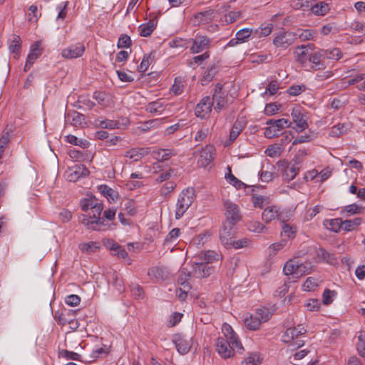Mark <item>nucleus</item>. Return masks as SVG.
Returning <instances> with one entry per match:
<instances>
[{"label": "nucleus", "instance_id": "obj_1", "mask_svg": "<svg viewBox=\"0 0 365 365\" xmlns=\"http://www.w3.org/2000/svg\"><path fill=\"white\" fill-rule=\"evenodd\" d=\"M222 332L224 337L220 336L215 341L216 350L219 355L223 359H227L233 356L235 351L242 354L244 347L232 327L224 323Z\"/></svg>", "mask_w": 365, "mask_h": 365}, {"label": "nucleus", "instance_id": "obj_2", "mask_svg": "<svg viewBox=\"0 0 365 365\" xmlns=\"http://www.w3.org/2000/svg\"><path fill=\"white\" fill-rule=\"evenodd\" d=\"M103 210V204L98 200L91 209L92 215L88 217L86 215H82L80 217V222L89 230L98 231L113 230L115 224L113 222H106L104 218L101 217Z\"/></svg>", "mask_w": 365, "mask_h": 365}, {"label": "nucleus", "instance_id": "obj_3", "mask_svg": "<svg viewBox=\"0 0 365 365\" xmlns=\"http://www.w3.org/2000/svg\"><path fill=\"white\" fill-rule=\"evenodd\" d=\"M195 199V192L192 188L183 190L179 195L176 203L175 219H180L188 208L191 206Z\"/></svg>", "mask_w": 365, "mask_h": 365}, {"label": "nucleus", "instance_id": "obj_4", "mask_svg": "<svg viewBox=\"0 0 365 365\" xmlns=\"http://www.w3.org/2000/svg\"><path fill=\"white\" fill-rule=\"evenodd\" d=\"M272 317V314L267 309L259 308L255 314H250L244 318V324L250 330H257L263 322H267Z\"/></svg>", "mask_w": 365, "mask_h": 365}, {"label": "nucleus", "instance_id": "obj_5", "mask_svg": "<svg viewBox=\"0 0 365 365\" xmlns=\"http://www.w3.org/2000/svg\"><path fill=\"white\" fill-rule=\"evenodd\" d=\"M225 223L235 225L242 220V215L239 206L230 200H224Z\"/></svg>", "mask_w": 365, "mask_h": 365}, {"label": "nucleus", "instance_id": "obj_6", "mask_svg": "<svg viewBox=\"0 0 365 365\" xmlns=\"http://www.w3.org/2000/svg\"><path fill=\"white\" fill-rule=\"evenodd\" d=\"M215 112L220 113L227 106V94L222 90V85L217 83L215 86L211 101Z\"/></svg>", "mask_w": 365, "mask_h": 365}, {"label": "nucleus", "instance_id": "obj_7", "mask_svg": "<svg viewBox=\"0 0 365 365\" xmlns=\"http://www.w3.org/2000/svg\"><path fill=\"white\" fill-rule=\"evenodd\" d=\"M294 41L293 32L286 31L282 29L274 34L272 43L277 48L286 50L289 46L293 44Z\"/></svg>", "mask_w": 365, "mask_h": 365}, {"label": "nucleus", "instance_id": "obj_8", "mask_svg": "<svg viewBox=\"0 0 365 365\" xmlns=\"http://www.w3.org/2000/svg\"><path fill=\"white\" fill-rule=\"evenodd\" d=\"M306 329L302 325H298L297 327H290L286 330L282 336V341L285 343H292V345L301 347L304 345V341L297 340L299 336L305 334Z\"/></svg>", "mask_w": 365, "mask_h": 365}, {"label": "nucleus", "instance_id": "obj_9", "mask_svg": "<svg viewBox=\"0 0 365 365\" xmlns=\"http://www.w3.org/2000/svg\"><path fill=\"white\" fill-rule=\"evenodd\" d=\"M85 50L84 44L81 42H78L62 49L61 56L66 59L77 58L83 56Z\"/></svg>", "mask_w": 365, "mask_h": 365}, {"label": "nucleus", "instance_id": "obj_10", "mask_svg": "<svg viewBox=\"0 0 365 365\" xmlns=\"http://www.w3.org/2000/svg\"><path fill=\"white\" fill-rule=\"evenodd\" d=\"M43 49L41 47V42L36 41L30 46L29 53L27 56L24 71L27 72L34 63L35 61L41 56Z\"/></svg>", "mask_w": 365, "mask_h": 365}, {"label": "nucleus", "instance_id": "obj_11", "mask_svg": "<svg viewBox=\"0 0 365 365\" xmlns=\"http://www.w3.org/2000/svg\"><path fill=\"white\" fill-rule=\"evenodd\" d=\"M212 103L210 96L202 98L200 101L197 104L195 113L197 117L202 119L206 118L209 116L212 111Z\"/></svg>", "mask_w": 365, "mask_h": 365}, {"label": "nucleus", "instance_id": "obj_12", "mask_svg": "<svg viewBox=\"0 0 365 365\" xmlns=\"http://www.w3.org/2000/svg\"><path fill=\"white\" fill-rule=\"evenodd\" d=\"M191 341V337L187 339L180 334H175L172 339V341L175 344L177 351L182 355L189 352L192 346Z\"/></svg>", "mask_w": 365, "mask_h": 365}, {"label": "nucleus", "instance_id": "obj_13", "mask_svg": "<svg viewBox=\"0 0 365 365\" xmlns=\"http://www.w3.org/2000/svg\"><path fill=\"white\" fill-rule=\"evenodd\" d=\"M211 41L206 36H199L195 38H190V52L198 53L209 48Z\"/></svg>", "mask_w": 365, "mask_h": 365}, {"label": "nucleus", "instance_id": "obj_14", "mask_svg": "<svg viewBox=\"0 0 365 365\" xmlns=\"http://www.w3.org/2000/svg\"><path fill=\"white\" fill-rule=\"evenodd\" d=\"M89 175V170L84 165H76L70 168L67 172V180L70 182H76L81 178H86Z\"/></svg>", "mask_w": 365, "mask_h": 365}, {"label": "nucleus", "instance_id": "obj_15", "mask_svg": "<svg viewBox=\"0 0 365 365\" xmlns=\"http://www.w3.org/2000/svg\"><path fill=\"white\" fill-rule=\"evenodd\" d=\"M216 11L214 9H209L196 13L191 19L194 25L207 24L215 17Z\"/></svg>", "mask_w": 365, "mask_h": 365}, {"label": "nucleus", "instance_id": "obj_16", "mask_svg": "<svg viewBox=\"0 0 365 365\" xmlns=\"http://www.w3.org/2000/svg\"><path fill=\"white\" fill-rule=\"evenodd\" d=\"M235 225L223 223L220 230V239L222 244L227 248L231 247L232 240L234 237L233 227Z\"/></svg>", "mask_w": 365, "mask_h": 365}, {"label": "nucleus", "instance_id": "obj_17", "mask_svg": "<svg viewBox=\"0 0 365 365\" xmlns=\"http://www.w3.org/2000/svg\"><path fill=\"white\" fill-rule=\"evenodd\" d=\"M212 267L206 264L203 261L195 262L192 265V273L197 278L206 277L210 275L212 272Z\"/></svg>", "mask_w": 365, "mask_h": 365}, {"label": "nucleus", "instance_id": "obj_18", "mask_svg": "<svg viewBox=\"0 0 365 365\" xmlns=\"http://www.w3.org/2000/svg\"><path fill=\"white\" fill-rule=\"evenodd\" d=\"M324 60L322 49H319L309 55V61L312 63V68L315 71L322 70L327 68Z\"/></svg>", "mask_w": 365, "mask_h": 365}, {"label": "nucleus", "instance_id": "obj_19", "mask_svg": "<svg viewBox=\"0 0 365 365\" xmlns=\"http://www.w3.org/2000/svg\"><path fill=\"white\" fill-rule=\"evenodd\" d=\"M214 148L212 146H206L199 155L197 165L201 168H206L213 160Z\"/></svg>", "mask_w": 365, "mask_h": 365}, {"label": "nucleus", "instance_id": "obj_20", "mask_svg": "<svg viewBox=\"0 0 365 365\" xmlns=\"http://www.w3.org/2000/svg\"><path fill=\"white\" fill-rule=\"evenodd\" d=\"M291 115L299 131H303L307 128L308 123L307 122L306 116L302 112V109L300 108H293Z\"/></svg>", "mask_w": 365, "mask_h": 365}, {"label": "nucleus", "instance_id": "obj_21", "mask_svg": "<svg viewBox=\"0 0 365 365\" xmlns=\"http://www.w3.org/2000/svg\"><path fill=\"white\" fill-rule=\"evenodd\" d=\"M148 274L151 279L159 282L167 279L169 277V272L166 267L156 266L150 268Z\"/></svg>", "mask_w": 365, "mask_h": 365}, {"label": "nucleus", "instance_id": "obj_22", "mask_svg": "<svg viewBox=\"0 0 365 365\" xmlns=\"http://www.w3.org/2000/svg\"><path fill=\"white\" fill-rule=\"evenodd\" d=\"M262 220L269 222L274 220L281 219L280 208L277 206H269L265 208L262 214Z\"/></svg>", "mask_w": 365, "mask_h": 365}, {"label": "nucleus", "instance_id": "obj_23", "mask_svg": "<svg viewBox=\"0 0 365 365\" xmlns=\"http://www.w3.org/2000/svg\"><path fill=\"white\" fill-rule=\"evenodd\" d=\"M324 57L325 59L339 61L343 58L344 53L339 48L329 47L327 48H322Z\"/></svg>", "mask_w": 365, "mask_h": 365}, {"label": "nucleus", "instance_id": "obj_24", "mask_svg": "<svg viewBox=\"0 0 365 365\" xmlns=\"http://www.w3.org/2000/svg\"><path fill=\"white\" fill-rule=\"evenodd\" d=\"M157 23L154 20L142 24L138 27L139 34L141 36L148 37L151 35L156 28Z\"/></svg>", "mask_w": 365, "mask_h": 365}, {"label": "nucleus", "instance_id": "obj_25", "mask_svg": "<svg viewBox=\"0 0 365 365\" xmlns=\"http://www.w3.org/2000/svg\"><path fill=\"white\" fill-rule=\"evenodd\" d=\"M175 154L173 149H158L153 153V157L158 161L168 160Z\"/></svg>", "mask_w": 365, "mask_h": 365}, {"label": "nucleus", "instance_id": "obj_26", "mask_svg": "<svg viewBox=\"0 0 365 365\" xmlns=\"http://www.w3.org/2000/svg\"><path fill=\"white\" fill-rule=\"evenodd\" d=\"M84 120V115L77 111L69 112L66 115V121L73 126L80 125Z\"/></svg>", "mask_w": 365, "mask_h": 365}, {"label": "nucleus", "instance_id": "obj_27", "mask_svg": "<svg viewBox=\"0 0 365 365\" xmlns=\"http://www.w3.org/2000/svg\"><path fill=\"white\" fill-rule=\"evenodd\" d=\"M273 29V24L271 23H262L259 28L254 29V37L262 38L269 36Z\"/></svg>", "mask_w": 365, "mask_h": 365}, {"label": "nucleus", "instance_id": "obj_28", "mask_svg": "<svg viewBox=\"0 0 365 365\" xmlns=\"http://www.w3.org/2000/svg\"><path fill=\"white\" fill-rule=\"evenodd\" d=\"M199 260L203 261L206 264L212 263L215 261H218L220 255L215 251L207 250L206 252H202L198 255Z\"/></svg>", "mask_w": 365, "mask_h": 365}, {"label": "nucleus", "instance_id": "obj_29", "mask_svg": "<svg viewBox=\"0 0 365 365\" xmlns=\"http://www.w3.org/2000/svg\"><path fill=\"white\" fill-rule=\"evenodd\" d=\"M98 189L110 202L115 201L118 197V192L107 185H101L98 186Z\"/></svg>", "mask_w": 365, "mask_h": 365}, {"label": "nucleus", "instance_id": "obj_30", "mask_svg": "<svg viewBox=\"0 0 365 365\" xmlns=\"http://www.w3.org/2000/svg\"><path fill=\"white\" fill-rule=\"evenodd\" d=\"M294 53L295 61L301 64L306 63L307 57L309 58V55L308 51H306V47L304 45L297 46Z\"/></svg>", "mask_w": 365, "mask_h": 365}, {"label": "nucleus", "instance_id": "obj_31", "mask_svg": "<svg viewBox=\"0 0 365 365\" xmlns=\"http://www.w3.org/2000/svg\"><path fill=\"white\" fill-rule=\"evenodd\" d=\"M329 6L328 4L320 1L311 5L312 12L317 16H324L329 11Z\"/></svg>", "mask_w": 365, "mask_h": 365}, {"label": "nucleus", "instance_id": "obj_32", "mask_svg": "<svg viewBox=\"0 0 365 365\" xmlns=\"http://www.w3.org/2000/svg\"><path fill=\"white\" fill-rule=\"evenodd\" d=\"M294 41L299 38L302 41H309L314 38L315 32L311 29H298L293 32Z\"/></svg>", "mask_w": 365, "mask_h": 365}, {"label": "nucleus", "instance_id": "obj_33", "mask_svg": "<svg viewBox=\"0 0 365 365\" xmlns=\"http://www.w3.org/2000/svg\"><path fill=\"white\" fill-rule=\"evenodd\" d=\"M267 124L269 125H273L276 129L278 130L279 133L284 128H289L291 122L285 118H280L277 120L269 119L267 121Z\"/></svg>", "mask_w": 365, "mask_h": 365}, {"label": "nucleus", "instance_id": "obj_34", "mask_svg": "<svg viewBox=\"0 0 365 365\" xmlns=\"http://www.w3.org/2000/svg\"><path fill=\"white\" fill-rule=\"evenodd\" d=\"M145 153V148H132L125 152V157L133 161H138L142 158Z\"/></svg>", "mask_w": 365, "mask_h": 365}, {"label": "nucleus", "instance_id": "obj_35", "mask_svg": "<svg viewBox=\"0 0 365 365\" xmlns=\"http://www.w3.org/2000/svg\"><path fill=\"white\" fill-rule=\"evenodd\" d=\"M254 29L250 28H245L239 30L236 34V40L240 43L246 42L248 38L252 36L254 37Z\"/></svg>", "mask_w": 365, "mask_h": 365}, {"label": "nucleus", "instance_id": "obj_36", "mask_svg": "<svg viewBox=\"0 0 365 365\" xmlns=\"http://www.w3.org/2000/svg\"><path fill=\"white\" fill-rule=\"evenodd\" d=\"M299 168L294 165L288 164L284 169L282 177L284 180H292L297 175Z\"/></svg>", "mask_w": 365, "mask_h": 365}, {"label": "nucleus", "instance_id": "obj_37", "mask_svg": "<svg viewBox=\"0 0 365 365\" xmlns=\"http://www.w3.org/2000/svg\"><path fill=\"white\" fill-rule=\"evenodd\" d=\"M164 109L163 103L158 101L150 102L145 106V110L150 113L161 114Z\"/></svg>", "mask_w": 365, "mask_h": 365}, {"label": "nucleus", "instance_id": "obj_38", "mask_svg": "<svg viewBox=\"0 0 365 365\" xmlns=\"http://www.w3.org/2000/svg\"><path fill=\"white\" fill-rule=\"evenodd\" d=\"M349 129L346 123H338L331 128L329 135L331 137H339L348 131Z\"/></svg>", "mask_w": 365, "mask_h": 365}, {"label": "nucleus", "instance_id": "obj_39", "mask_svg": "<svg viewBox=\"0 0 365 365\" xmlns=\"http://www.w3.org/2000/svg\"><path fill=\"white\" fill-rule=\"evenodd\" d=\"M362 221L361 217L343 220V230L346 232L353 231L362 223Z\"/></svg>", "mask_w": 365, "mask_h": 365}, {"label": "nucleus", "instance_id": "obj_40", "mask_svg": "<svg viewBox=\"0 0 365 365\" xmlns=\"http://www.w3.org/2000/svg\"><path fill=\"white\" fill-rule=\"evenodd\" d=\"M217 73V68L215 66H209L205 71L202 78L201 84L202 86L209 83Z\"/></svg>", "mask_w": 365, "mask_h": 365}, {"label": "nucleus", "instance_id": "obj_41", "mask_svg": "<svg viewBox=\"0 0 365 365\" xmlns=\"http://www.w3.org/2000/svg\"><path fill=\"white\" fill-rule=\"evenodd\" d=\"M296 232V227L284 223L282 226L281 236L282 239H284L287 241L288 240L293 239L295 237Z\"/></svg>", "mask_w": 365, "mask_h": 365}, {"label": "nucleus", "instance_id": "obj_42", "mask_svg": "<svg viewBox=\"0 0 365 365\" xmlns=\"http://www.w3.org/2000/svg\"><path fill=\"white\" fill-rule=\"evenodd\" d=\"M298 261L290 259L287 261L283 268V272L286 275L294 274L297 277V271L298 267Z\"/></svg>", "mask_w": 365, "mask_h": 365}, {"label": "nucleus", "instance_id": "obj_43", "mask_svg": "<svg viewBox=\"0 0 365 365\" xmlns=\"http://www.w3.org/2000/svg\"><path fill=\"white\" fill-rule=\"evenodd\" d=\"M317 256L326 261L327 263L334 264L336 262L335 255L325 250L323 248H319L317 251Z\"/></svg>", "mask_w": 365, "mask_h": 365}, {"label": "nucleus", "instance_id": "obj_44", "mask_svg": "<svg viewBox=\"0 0 365 365\" xmlns=\"http://www.w3.org/2000/svg\"><path fill=\"white\" fill-rule=\"evenodd\" d=\"M96 124L101 128L115 129L119 128L120 123L113 120L106 119L103 120H96Z\"/></svg>", "mask_w": 365, "mask_h": 365}, {"label": "nucleus", "instance_id": "obj_45", "mask_svg": "<svg viewBox=\"0 0 365 365\" xmlns=\"http://www.w3.org/2000/svg\"><path fill=\"white\" fill-rule=\"evenodd\" d=\"M78 108H87L91 110L96 106L95 103L93 102L87 96H81L78 100Z\"/></svg>", "mask_w": 365, "mask_h": 365}, {"label": "nucleus", "instance_id": "obj_46", "mask_svg": "<svg viewBox=\"0 0 365 365\" xmlns=\"http://www.w3.org/2000/svg\"><path fill=\"white\" fill-rule=\"evenodd\" d=\"M229 173L225 175V179L227 181L235 187L237 189H241L244 187L245 184L240 180H238L234 175L232 174L231 169L230 167L227 168Z\"/></svg>", "mask_w": 365, "mask_h": 365}, {"label": "nucleus", "instance_id": "obj_47", "mask_svg": "<svg viewBox=\"0 0 365 365\" xmlns=\"http://www.w3.org/2000/svg\"><path fill=\"white\" fill-rule=\"evenodd\" d=\"M363 210H364L363 207L359 206L355 203H353V204L345 206L343 208L342 212L344 213H346L347 214L346 215H356V214H361V213H362Z\"/></svg>", "mask_w": 365, "mask_h": 365}, {"label": "nucleus", "instance_id": "obj_48", "mask_svg": "<svg viewBox=\"0 0 365 365\" xmlns=\"http://www.w3.org/2000/svg\"><path fill=\"white\" fill-rule=\"evenodd\" d=\"M327 223V228L334 232H338L341 229L343 230V220L340 218L329 220Z\"/></svg>", "mask_w": 365, "mask_h": 365}, {"label": "nucleus", "instance_id": "obj_49", "mask_svg": "<svg viewBox=\"0 0 365 365\" xmlns=\"http://www.w3.org/2000/svg\"><path fill=\"white\" fill-rule=\"evenodd\" d=\"M243 129V125L241 122L240 121H236L231 130H230V141H234L235 140L237 139V138L239 136V135L240 134L241 131Z\"/></svg>", "mask_w": 365, "mask_h": 365}, {"label": "nucleus", "instance_id": "obj_50", "mask_svg": "<svg viewBox=\"0 0 365 365\" xmlns=\"http://www.w3.org/2000/svg\"><path fill=\"white\" fill-rule=\"evenodd\" d=\"M190 277V273L189 272H187L185 269L181 271L178 282L183 287V289H187V290L190 289V286L187 282Z\"/></svg>", "mask_w": 365, "mask_h": 365}, {"label": "nucleus", "instance_id": "obj_51", "mask_svg": "<svg viewBox=\"0 0 365 365\" xmlns=\"http://www.w3.org/2000/svg\"><path fill=\"white\" fill-rule=\"evenodd\" d=\"M242 17L240 11H232L224 15V21L227 24H232Z\"/></svg>", "mask_w": 365, "mask_h": 365}, {"label": "nucleus", "instance_id": "obj_52", "mask_svg": "<svg viewBox=\"0 0 365 365\" xmlns=\"http://www.w3.org/2000/svg\"><path fill=\"white\" fill-rule=\"evenodd\" d=\"M79 248L83 252L91 253L95 252L99 247L97 242L91 241L80 244Z\"/></svg>", "mask_w": 365, "mask_h": 365}, {"label": "nucleus", "instance_id": "obj_53", "mask_svg": "<svg viewBox=\"0 0 365 365\" xmlns=\"http://www.w3.org/2000/svg\"><path fill=\"white\" fill-rule=\"evenodd\" d=\"M59 356L67 360L79 361L81 355L76 352L68 351L67 349H63L59 352Z\"/></svg>", "mask_w": 365, "mask_h": 365}, {"label": "nucleus", "instance_id": "obj_54", "mask_svg": "<svg viewBox=\"0 0 365 365\" xmlns=\"http://www.w3.org/2000/svg\"><path fill=\"white\" fill-rule=\"evenodd\" d=\"M9 48L11 53L19 55L21 48V38L19 36L14 35Z\"/></svg>", "mask_w": 365, "mask_h": 365}, {"label": "nucleus", "instance_id": "obj_55", "mask_svg": "<svg viewBox=\"0 0 365 365\" xmlns=\"http://www.w3.org/2000/svg\"><path fill=\"white\" fill-rule=\"evenodd\" d=\"M162 120L163 119L156 118L145 121L140 127V129L143 132H147L151 128L158 126Z\"/></svg>", "mask_w": 365, "mask_h": 365}, {"label": "nucleus", "instance_id": "obj_56", "mask_svg": "<svg viewBox=\"0 0 365 365\" xmlns=\"http://www.w3.org/2000/svg\"><path fill=\"white\" fill-rule=\"evenodd\" d=\"M357 351L359 354L365 357V331H361L358 336Z\"/></svg>", "mask_w": 365, "mask_h": 365}, {"label": "nucleus", "instance_id": "obj_57", "mask_svg": "<svg viewBox=\"0 0 365 365\" xmlns=\"http://www.w3.org/2000/svg\"><path fill=\"white\" fill-rule=\"evenodd\" d=\"M336 296V292L335 291L326 289L322 294V302L324 304L329 305L333 302Z\"/></svg>", "mask_w": 365, "mask_h": 365}, {"label": "nucleus", "instance_id": "obj_58", "mask_svg": "<svg viewBox=\"0 0 365 365\" xmlns=\"http://www.w3.org/2000/svg\"><path fill=\"white\" fill-rule=\"evenodd\" d=\"M96 197L83 198L81 200V207L83 211L87 212L93 207L94 204L98 201Z\"/></svg>", "mask_w": 365, "mask_h": 365}, {"label": "nucleus", "instance_id": "obj_59", "mask_svg": "<svg viewBox=\"0 0 365 365\" xmlns=\"http://www.w3.org/2000/svg\"><path fill=\"white\" fill-rule=\"evenodd\" d=\"M318 287L317 281L316 279L309 277H308L302 285V289L306 292L314 290Z\"/></svg>", "mask_w": 365, "mask_h": 365}, {"label": "nucleus", "instance_id": "obj_60", "mask_svg": "<svg viewBox=\"0 0 365 365\" xmlns=\"http://www.w3.org/2000/svg\"><path fill=\"white\" fill-rule=\"evenodd\" d=\"M170 45L172 47L187 48L190 46V38L183 39L180 38H176L173 41Z\"/></svg>", "mask_w": 365, "mask_h": 365}, {"label": "nucleus", "instance_id": "obj_61", "mask_svg": "<svg viewBox=\"0 0 365 365\" xmlns=\"http://www.w3.org/2000/svg\"><path fill=\"white\" fill-rule=\"evenodd\" d=\"M132 44L130 37L126 34L120 36L117 46L118 48H129Z\"/></svg>", "mask_w": 365, "mask_h": 365}, {"label": "nucleus", "instance_id": "obj_62", "mask_svg": "<svg viewBox=\"0 0 365 365\" xmlns=\"http://www.w3.org/2000/svg\"><path fill=\"white\" fill-rule=\"evenodd\" d=\"M248 229L254 232L262 233L266 230L265 226L257 221L251 222L248 225Z\"/></svg>", "mask_w": 365, "mask_h": 365}, {"label": "nucleus", "instance_id": "obj_63", "mask_svg": "<svg viewBox=\"0 0 365 365\" xmlns=\"http://www.w3.org/2000/svg\"><path fill=\"white\" fill-rule=\"evenodd\" d=\"M175 186H176V185L174 182L168 181L160 188V195L165 196V195L171 193L174 190Z\"/></svg>", "mask_w": 365, "mask_h": 365}, {"label": "nucleus", "instance_id": "obj_64", "mask_svg": "<svg viewBox=\"0 0 365 365\" xmlns=\"http://www.w3.org/2000/svg\"><path fill=\"white\" fill-rule=\"evenodd\" d=\"M260 363L259 356L255 354H250L242 362V365H257Z\"/></svg>", "mask_w": 365, "mask_h": 365}]
</instances>
